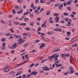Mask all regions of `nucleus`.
Instances as JSON below:
<instances>
[{
  "mask_svg": "<svg viewBox=\"0 0 78 78\" xmlns=\"http://www.w3.org/2000/svg\"><path fill=\"white\" fill-rule=\"evenodd\" d=\"M24 56H25L26 59H27V60H28V59H29L28 58V55L27 54H26V55H25Z\"/></svg>",
  "mask_w": 78,
  "mask_h": 78,
  "instance_id": "16",
  "label": "nucleus"
},
{
  "mask_svg": "<svg viewBox=\"0 0 78 78\" xmlns=\"http://www.w3.org/2000/svg\"><path fill=\"white\" fill-rule=\"evenodd\" d=\"M74 73V70H71L70 71V74H72V73Z\"/></svg>",
  "mask_w": 78,
  "mask_h": 78,
  "instance_id": "38",
  "label": "nucleus"
},
{
  "mask_svg": "<svg viewBox=\"0 0 78 78\" xmlns=\"http://www.w3.org/2000/svg\"><path fill=\"white\" fill-rule=\"evenodd\" d=\"M59 63V60H58L57 61H56V62H55L54 64H58Z\"/></svg>",
  "mask_w": 78,
  "mask_h": 78,
  "instance_id": "41",
  "label": "nucleus"
},
{
  "mask_svg": "<svg viewBox=\"0 0 78 78\" xmlns=\"http://www.w3.org/2000/svg\"><path fill=\"white\" fill-rule=\"evenodd\" d=\"M34 66V63H32L30 65L29 67H31L33 66Z\"/></svg>",
  "mask_w": 78,
  "mask_h": 78,
  "instance_id": "45",
  "label": "nucleus"
},
{
  "mask_svg": "<svg viewBox=\"0 0 78 78\" xmlns=\"http://www.w3.org/2000/svg\"><path fill=\"white\" fill-rule=\"evenodd\" d=\"M40 2L41 3H44L45 1H44V0H40Z\"/></svg>",
  "mask_w": 78,
  "mask_h": 78,
  "instance_id": "43",
  "label": "nucleus"
},
{
  "mask_svg": "<svg viewBox=\"0 0 78 78\" xmlns=\"http://www.w3.org/2000/svg\"><path fill=\"white\" fill-rule=\"evenodd\" d=\"M61 56L62 57V58H65L66 57V56H65V55L63 54H61Z\"/></svg>",
  "mask_w": 78,
  "mask_h": 78,
  "instance_id": "33",
  "label": "nucleus"
},
{
  "mask_svg": "<svg viewBox=\"0 0 78 78\" xmlns=\"http://www.w3.org/2000/svg\"><path fill=\"white\" fill-rule=\"evenodd\" d=\"M0 22H1V23H5V21H2V20H1L0 21Z\"/></svg>",
  "mask_w": 78,
  "mask_h": 78,
  "instance_id": "53",
  "label": "nucleus"
},
{
  "mask_svg": "<svg viewBox=\"0 0 78 78\" xmlns=\"http://www.w3.org/2000/svg\"><path fill=\"white\" fill-rule=\"evenodd\" d=\"M5 71L6 72H8L9 71V68H5Z\"/></svg>",
  "mask_w": 78,
  "mask_h": 78,
  "instance_id": "22",
  "label": "nucleus"
},
{
  "mask_svg": "<svg viewBox=\"0 0 78 78\" xmlns=\"http://www.w3.org/2000/svg\"><path fill=\"white\" fill-rule=\"evenodd\" d=\"M49 1L51 2H55V0H49Z\"/></svg>",
  "mask_w": 78,
  "mask_h": 78,
  "instance_id": "62",
  "label": "nucleus"
},
{
  "mask_svg": "<svg viewBox=\"0 0 78 78\" xmlns=\"http://www.w3.org/2000/svg\"><path fill=\"white\" fill-rule=\"evenodd\" d=\"M41 36H45V34L42 33H41Z\"/></svg>",
  "mask_w": 78,
  "mask_h": 78,
  "instance_id": "51",
  "label": "nucleus"
},
{
  "mask_svg": "<svg viewBox=\"0 0 78 78\" xmlns=\"http://www.w3.org/2000/svg\"><path fill=\"white\" fill-rule=\"evenodd\" d=\"M22 73V71H19L16 74V76H18V75H20Z\"/></svg>",
  "mask_w": 78,
  "mask_h": 78,
  "instance_id": "9",
  "label": "nucleus"
},
{
  "mask_svg": "<svg viewBox=\"0 0 78 78\" xmlns=\"http://www.w3.org/2000/svg\"><path fill=\"white\" fill-rule=\"evenodd\" d=\"M37 21H40L41 20V17H39L37 18Z\"/></svg>",
  "mask_w": 78,
  "mask_h": 78,
  "instance_id": "54",
  "label": "nucleus"
},
{
  "mask_svg": "<svg viewBox=\"0 0 78 78\" xmlns=\"http://www.w3.org/2000/svg\"><path fill=\"white\" fill-rule=\"evenodd\" d=\"M27 62V61H24L23 62L21 63H20V64H17L18 66H20V65H23V64H25V62Z\"/></svg>",
  "mask_w": 78,
  "mask_h": 78,
  "instance_id": "8",
  "label": "nucleus"
},
{
  "mask_svg": "<svg viewBox=\"0 0 78 78\" xmlns=\"http://www.w3.org/2000/svg\"><path fill=\"white\" fill-rule=\"evenodd\" d=\"M17 2L19 3H23V1H22V0H18Z\"/></svg>",
  "mask_w": 78,
  "mask_h": 78,
  "instance_id": "18",
  "label": "nucleus"
},
{
  "mask_svg": "<svg viewBox=\"0 0 78 78\" xmlns=\"http://www.w3.org/2000/svg\"><path fill=\"white\" fill-rule=\"evenodd\" d=\"M60 50V49H58L57 50H55L53 51V52H57V51H59Z\"/></svg>",
  "mask_w": 78,
  "mask_h": 78,
  "instance_id": "29",
  "label": "nucleus"
},
{
  "mask_svg": "<svg viewBox=\"0 0 78 78\" xmlns=\"http://www.w3.org/2000/svg\"><path fill=\"white\" fill-rule=\"evenodd\" d=\"M18 41L19 42H18V44H21L25 42V40H22V38H20L19 39Z\"/></svg>",
  "mask_w": 78,
  "mask_h": 78,
  "instance_id": "1",
  "label": "nucleus"
},
{
  "mask_svg": "<svg viewBox=\"0 0 78 78\" xmlns=\"http://www.w3.org/2000/svg\"><path fill=\"white\" fill-rule=\"evenodd\" d=\"M42 68L43 70H50V68H48L47 66L43 67Z\"/></svg>",
  "mask_w": 78,
  "mask_h": 78,
  "instance_id": "3",
  "label": "nucleus"
},
{
  "mask_svg": "<svg viewBox=\"0 0 78 78\" xmlns=\"http://www.w3.org/2000/svg\"><path fill=\"white\" fill-rule=\"evenodd\" d=\"M53 30L54 31H58L59 30V28L57 27L55 29H54Z\"/></svg>",
  "mask_w": 78,
  "mask_h": 78,
  "instance_id": "23",
  "label": "nucleus"
},
{
  "mask_svg": "<svg viewBox=\"0 0 78 78\" xmlns=\"http://www.w3.org/2000/svg\"><path fill=\"white\" fill-rule=\"evenodd\" d=\"M16 38L17 39H19L21 37V36L20 35H16L15 36Z\"/></svg>",
  "mask_w": 78,
  "mask_h": 78,
  "instance_id": "15",
  "label": "nucleus"
},
{
  "mask_svg": "<svg viewBox=\"0 0 78 78\" xmlns=\"http://www.w3.org/2000/svg\"><path fill=\"white\" fill-rule=\"evenodd\" d=\"M28 20H29V19H28V18H26L24 19V21L25 22H27V21H28Z\"/></svg>",
  "mask_w": 78,
  "mask_h": 78,
  "instance_id": "37",
  "label": "nucleus"
},
{
  "mask_svg": "<svg viewBox=\"0 0 78 78\" xmlns=\"http://www.w3.org/2000/svg\"><path fill=\"white\" fill-rule=\"evenodd\" d=\"M70 24H71V23L70 22H68V23L66 24V26L69 27L70 25Z\"/></svg>",
  "mask_w": 78,
  "mask_h": 78,
  "instance_id": "20",
  "label": "nucleus"
},
{
  "mask_svg": "<svg viewBox=\"0 0 78 78\" xmlns=\"http://www.w3.org/2000/svg\"><path fill=\"white\" fill-rule=\"evenodd\" d=\"M12 46V47H10V49H15V48H16L17 47V43H16L15 44H13Z\"/></svg>",
  "mask_w": 78,
  "mask_h": 78,
  "instance_id": "2",
  "label": "nucleus"
},
{
  "mask_svg": "<svg viewBox=\"0 0 78 78\" xmlns=\"http://www.w3.org/2000/svg\"><path fill=\"white\" fill-rule=\"evenodd\" d=\"M50 11H48L47 12V15L48 16V15H50Z\"/></svg>",
  "mask_w": 78,
  "mask_h": 78,
  "instance_id": "47",
  "label": "nucleus"
},
{
  "mask_svg": "<svg viewBox=\"0 0 78 78\" xmlns=\"http://www.w3.org/2000/svg\"><path fill=\"white\" fill-rule=\"evenodd\" d=\"M60 22L62 23H64L65 22L64 21H62V20H61L60 21Z\"/></svg>",
  "mask_w": 78,
  "mask_h": 78,
  "instance_id": "61",
  "label": "nucleus"
},
{
  "mask_svg": "<svg viewBox=\"0 0 78 78\" xmlns=\"http://www.w3.org/2000/svg\"><path fill=\"white\" fill-rule=\"evenodd\" d=\"M67 8L69 11H71V8H70V7L69 6L67 7Z\"/></svg>",
  "mask_w": 78,
  "mask_h": 78,
  "instance_id": "32",
  "label": "nucleus"
},
{
  "mask_svg": "<svg viewBox=\"0 0 78 78\" xmlns=\"http://www.w3.org/2000/svg\"><path fill=\"white\" fill-rule=\"evenodd\" d=\"M41 27H39L37 30V31H41Z\"/></svg>",
  "mask_w": 78,
  "mask_h": 78,
  "instance_id": "60",
  "label": "nucleus"
},
{
  "mask_svg": "<svg viewBox=\"0 0 78 78\" xmlns=\"http://www.w3.org/2000/svg\"><path fill=\"white\" fill-rule=\"evenodd\" d=\"M38 11V10H36L35 11H34V12H35L37 14H40V12Z\"/></svg>",
  "mask_w": 78,
  "mask_h": 78,
  "instance_id": "17",
  "label": "nucleus"
},
{
  "mask_svg": "<svg viewBox=\"0 0 78 78\" xmlns=\"http://www.w3.org/2000/svg\"><path fill=\"white\" fill-rule=\"evenodd\" d=\"M25 30H27L28 31H30L31 30V29H30V28L29 27H27L25 29Z\"/></svg>",
  "mask_w": 78,
  "mask_h": 78,
  "instance_id": "19",
  "label": "nucleus"
},
{
  "mask_svg": "<svg viewBox=\"0 0 78 78\" xmlns=\"http://www.w3.org/2000/svg\"><path fill=\"white\" fill-rule=\"evenodd\" d=\"M27 33H25L24 34H23V36H27Z\"/></svg>",
  "mask_w": 78,
  "mask_h": 78,
  "instance_id": "63",
  "label": "nucleus"
},
{
  "mask_svg": "<svg viewBox=\"0 0 78 78\" xmlns=\"http://www.w3.org/2000/svg\"><path fill=\"white\" fill-rule=\"evenodd\" d=\"M9 35H10V33H9L5 34V36H9Z\"/></svg>",
  "mask_w": 78,
  "mask_h": 78,
  "instance_id": "52",
  "label": "nucleus"
},
{
  "mask_svg": "<svg viewBox=\"0 0 78 78\" xmlns=\"http://www.w3.org/2000/svg\"><path fill=\"white\" fill-rule=\"evenodd\" d=\"M63 7V4H61L60 6L58 7V9H60V10H61Z\"/></svg>",
  "mask_w": 78,
  "mask_h": 78,
  "instance_id": "10",
  "label": "nucleus"
},
{
  "mask_svg": "<svg viewBox=\"0 0 78 78\" xmlns=\"http://www.w3.org/2000/svg\"><path fill=\"white\" fill-rule=\"evenodd\" d=\"M34 7V4H33V3H32L31 5H30V7L33 8Z\"/></svg>",
  "mask_w": 78,
  "mask_h": 78,
  "instance_id": "50",
  "label": "nucleus"
},
{
  "mask_svg": "<svg viewBox=\"0 0 78 78\" xmlns=\"http://www.w3.org/2000/svg\"><path fill=\"white\" fill-rule=\"evenodd\" d=\"M70 63H71V64H73V62L74 61V60H73V58L72 56H70Z\"/></svg>",
  "mask_w": 78,
  "mask_h": 78,
  "instance_id": "5",
  "label": "nucleus"
},
{
  "mask_svg": "<svg viewBox=\"0 0 78 78\" xmlns=\"http://www.w3.org/2000/svg\"><path fill=\"white\" fill-rule=\"evenodd\" d=\"M67 34L68 35H70L71 33L70 32H67Z\"/></svg>",
  "mask_w": 78,
  "mask_h": 78,
  "instance_id": "59",
  "label": "nucleus"
},
{
  "mask_svg": "<svg viewBox=\"0 0 78 78\" xmlns=\"http://www.w3.org/2000/svg\"><path fill=\"white\" fill-rule=\"evenodd\" d=\"M66 3L68 5H70V4H71V3L70 2H69V1L67 2H66Z\"/></svg>",
  "mask_w": 78,
  "mask_h": 78,
  "instance_id": "55",
  "label": "nucleus"
},
{
  "mask_svg": "<svg viewBox=\"0 0 78 78\" xmlns=\"http://www.w3.org/2000/svg\"><path fill=\"white\" fill-rule=\"evenodd\" d=\"M45 47V43H42V44L40 46V48L41 49H41H42V48H43V47Z\"/></svg>",
  "mask_w": 78,
  "mask_h": 78,
  "instance_id": "6",
  "label": "nucleus"
},
{
  "mask_svg": "<svg viewBox=\"0 0 78 78\" xmlns=\"http://www.w3.org/2000/svg\"><path fill=\"white\" fill-rule=\"evenodd\" d=\"M65 20L66 22H68V21H69V18H67L65 19Z\"/></svg>",
  "mask_w": 78,
  "mask_h": 78,
  "instance_id": "56",
  "label": "nucleus"
},
{
  "mask_svg": "<svg viewBox=\"0 0 78 78\" xmlns=\"http://www.w3.org/2000/svg\"><path fill=\"white\" fill-rule=\"evenodd\" d=\"M47 60H48V59H45L44 60L41 61V63H44V62H45V61H47Z\"/></svg>",
  "mask_w": 78,
  "mask_h": 78,
  "instance_id": "27",
  "label": "nucleus"
},
{
  "mask_svg": "<svg viewBox=\"0 0 78 78\" xmlns=\"http://www.w3.org/2000/svg\"><path fill=\"white\" fill-rule=\"evenodd\" d=\"M29 13V12H27L24 14V16H25V15H28Z\"/></svg>",
  "mask_w": 78,
  "mask_h": 78,
  "instance_id": "44",
  "label": "nucleus"
},
{
  "mask_svg": "<svg viewBox=\"0 0 78 78\" xmlns=\"http://www.w3.org/2000/svg\"><path fill=\"white\" fill-rule=\"evenodd\" d=\"M6 49V47H3V46L1 47V49L2 50H5Z\"/></svg>",
  "mask_w": 78,
  "mask_h": 78,
  "instance_id": "34",
  "label": "nucleus"
},
{
  "mask_svg": "<svg viewBox=\"0 0 78 78\" xmlns=\"http://www.w3.org/2000/svg\"><path fill=\"white\" fill-rule=\"evenodd\" d=\"M19 25H22L23 26H25V25H26V23H21Z\"/></svg>",
  "mask_w": 78,
  "mask_h": 78,
  "instance_id": "24",
  "label": "nucleus"
},
{
  "mask_svg": "<svg viewBox=\"0 0 78 78\" xmlns=\"http://www.w3.org/2000/svg\"><path fill=\"white\" fill-rule=\"evenodd\" d=\"M64 16H67L69 15V13L67 12H65L63 13Z\"/></svg>",
  "mask_w": 78,
  "mask_h": 78,
  "instance_id": "25",
  "label": "nucleus"
},
{
  "mask_svg": "<svg viewBox=\"0 0 78 78\" xmlns=\"http://www.w3.org/2000/svg\"><path fill=\"white\" fill-rule=\"evenodd\" d=\"M53 34V32H50V31H49L48 32V35H51Z\"/></svg>",
  "mask_w": 78,
  "mask_h": 78,
  "instance_id": "12",
  "label": "nucleus"
},
{
  "mask_svg": "<svg viewBox=\"0 0 78 78\" xmlns=\"http://www.w3.org/2000/svg\"><path fill=\"white\" fill-rule=\"evenodd\" d=\"M65 57L66 56H67V57H69L70 56V55L69 54H65Z\"/></svg>",
  "mask_w": 78,
  "mask_h": 78,
  "instance_id": "46",
  "label": "nucleus"
},
{
  "mask_svg": "<svg viewBox=\"0 0 78 78\" xmlns=\"http://www.w3.org/2000/svg\"><path fill=\"white\" fill-rule=\"evenodd\" d=\"M13 23L14 25H19V23L17 22H13Z\"/></svg>",
  "mask_w": 78,
  "mask_h": 78,
  "instance_id": "42",
  "label": "nucleus"
},
{
  "mask_svg": "<svg viewBox=\"0 0 78 78\" xmlns=\"http://www.w3.org/2000/svg\"><path fill=\"white\" fill-rule=\"evenodd\" d=\"M28 46V43H25L24 45V47L26 48V47Z\"/></svg>",
  "mask_w": 78,
  "mask_h": 78,
  "instance_id": "40",
  "label": "nucleus"
},
{
  "mask_svg": "<svg viewBox=\"0 0 78 78\" xmlns=\"http://www.w3.org/2000/svg\"><path fill=\"white\" fill-rule=\"evenodd\" d=\"M59 14L58 13H55L54 14V16H56L57 17H58V16H59Z\"/></svg>",
  "mask_w": 78,
  "mask_h": 78,
  "instance_id": "14",
  "label": "nucleus"
},
{
  "mask_svg": "<svg viewBox=\"0 0 78 78\" xmlns=\"http://www.w3.org/2000/svg\"><path fill=\"white\" fill-rule=\"evenodd\" d=\"M19 6H16L15 7V8L17 10H18L19 8Z\"/></svg>",
  "mask_w": 78,
  "mask_h": 78,
  "instance_id": "49",
  "label": "nucleus"
},
{
  "mask_svg": "<svg viewBox=\"0 0 78 78\" xmlns=\"http://www.w3.org/2000/svg\"><path fill=\"white\" fill-rule=\"evenodd\" d=\"M77 39V37H75L73 39H72V40H71V42H73V41H76V40Z\"/></svg>",
  "mask_w": 78,
  "mask_h": 78,
  "instance_id": "13",
  "label": "nucleus"
},
{
  "mask_svg": "<svg viewBox=\"0 0 78 78\" xmlns=\"http://www.w3.org/2000/svg\"><path fill=\"white\" fill-rule=\"evenodd\" d=\"M44 59V58L42 57H40L39 58V60H40L41 61H42V60H43V59Z\"/></svg>",
  "mask_w": 78,
  "mask_h": 78,
  "instance_id": "39",
  "label": "nucleus"
},
{
  "mask_svg": "<svg viewBox=\"0 0 78 78\" xmlns=\"http://www.w3.org/2000/svg\"><path fill=\"white\" fill-rule=\"evenodd\" d=\"M15 74H16V73H14V71H12L9 73V75H14Z\"/></svg>",
  "mask_w": 78,
  "mask_h": 78,
  "instance_id": "7",
  "label": "nucleus"
},
{
  "mask_svg": "<svg viewBox=\"0 0 78 78\" xmlns=\"http://www.w3.org/2000/svg\"><path fill=\"white\" fill-rule=\"evenodd\" d=\"M30 25L31 26H32V27L33 26V25H34V22H31L30 24Z\"/></svg>",
  "mask_w": 78,
  "mask_h": 78,
  "instance_id": "36",
  "label": "nucleus"
},
{
  "mask_svg": "<svg viewBox=\"0 0 78 78\" xmlns=\"http://www.w3.org/2000/svg\"><path fill=\"white\" fill-rule=\"evenodd\" d=\"M27 36L28 37H30L31 36V34H27Z\"/></svg>",
  "mask_w": 78,
  "mask_h": 78,
  "instance_id": "64",
  "label": "nucleus"
},
{
  "mask_svg": "<svg viewBox=\"0 0 78 78\" xmlns=\"http://www.w3.org/2000/svg\"><path fill=\"white\" fill-rule=\"evenodd\" d=\"M73 67L72 66H70L69 68V70H73Z\"/></svg>",
  "mask_w": 78,
  "mask_h": 78,
  "instance_id": "21",
  "label": "nucleus"
},
{
  "mask_svg": "<svg viewBox=\"0 0 78 78\" xmlns=\"http://www.w3.org/2000/svg\"><path fill=\"white\" fill-rule=\"evenodd\" d=\"M43 10H44V8H42L40 10V12H42V11H43Z\"/></svg>",
  "mask_w": 78,
  "mask_h": 78,
  "instance_id": "57",
  "label": "nucleus"
},
{
  "mask_svg": "<svg viewBox=\"0 0 78 78\" xmlns=\"http://www.w3.org/2000/svg\"><path fill=\"white\" fill-rule=\"evenodd\" d=\"M22 12H23V10H21L17 12V14H21V13H22Z\"/></svg>",
  "mask_w": 78,
  "mask_h": 78,
  "instance_id": "26",
  "label": "nucleus"
},
{
  "mask_svg": "<svg viewBox=\"0 0 78 78\" xmlns=\"http://www.w3.org/2000/svg\"><path fill=\"white\" fill-rule=\"evenodd\" d=\"M2 45L3 47H5V46H6V44H5V43L3 42L2 43Z\"/></svg>",
  "mask_w": 78,
  "mask_h": 78,
  "instance_id": "35",
  "label": "nucleus"
},
{
  "mask_svg": "<svg viewBox=\"0 0 78 78\" xmlns=\"http://www.w3.org/2000/svg\"><path fill=\"white\" fill-rule=\"evenodd\" d=\"M58 58L56 57V56L54 57V59H55V61H56L58 60Z\"/></svg>",
  "mask_w": 78,
  "mask_h": 78,
  "instance_id": "30",
  "label": "nucleus"
},
{
  "mask_svg": "<svg viewBox=\"0 0 78 78\" xmlns=\"http://www.w3.org/2000/svg\"><path fill=\"white\" fill-rule=\"evenodd\" d=\"M59 17H57L55 19V20L56 21V23H58L59 22Z\"/></svg>",
  "mask_w": 78,
  "mask_h": 78,
  "instance_id": "11",
  "label": "nucleus"
},
{
  "mask_svg": "<svg viewBox=\"0 0 78 78\" xmlns=\"http://www.w3.org/2000/svg\"><path fill=\"white\" fill-rule=\"evenodd\" d=\"M39 73V71L36 72L35 71H33L32 73H30L31 75H34V76L36 75L37 74Z\"/></svg>",
  "mask_w": 78,
  "mask_h": 78,
  "instance_id": "4",
  "label": "nucleus"
},
{
  "mask_svg": "<svg viewBox=\"0 0 78 78\" xmlns=\"http://www.w3.org/2000/svg\"><path fill=\"white\" fill-rule=\"evenodd\" d=\"M49 22L50 23H53V21L52 20H50L49 21Z\"/></svg>",
  "mask_w": 78,
  "mask_h": 78,
  "instance_id": "58",
  "label": "nucleus"
},
{
  "mask_svg": "<svg viewBox=\"0 0 78 78\" xmlns=\"http://www.w3.org/2000/svg\"><path fill=\"white\" fill-rule=\"evenodd\" d=\"M10 31H11V32L12 33H15V32L14 31H13V30H12V29H9Z\"/></svg>",
  "mask_w": 78,
  "mask_h": 78,
  "instance_id": "48",
  "label": "nucleus"
},
{
  "mask_svg": "<svg viewBox=\"0 0 78 78\" xmlns=\"http://www.w3.org/2000/svg\"><path fill=\"white\" fill-rule=\"evenodd\" d=\"M27 77V75L26 74H23L22 76V78H26Z\"/></svg>",
  "mask_w": 78,
  "mask_h": 78,
  "instance_id": "28",
  "label": "nucleus"
},
{
  "mask_svg": "<svg viewBox=\"0 0 78 78\" xmlns=\"http://www.w3.org/2000/svg\"><path fill=\"white\" fill-rule=\"evenodd\" d=\"M54 58L53 57V56H51L50 58H49V60H50V61H51V60H52V58Z\"/></svg>",
  "mask_w": 78,
  "mask_h": 78,
  "instance_id": "31",
  "label": "nucleus"
}]
</instances>
